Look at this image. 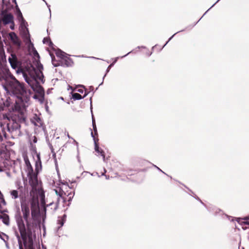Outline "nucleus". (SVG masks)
I'll return each instance as SVG.
<instances>
[{
	"mask_svg": "<svg viewBox=\"0 0 249 249\" xmlns=\"http://www.w3.org/2000/svg\"><path fill=\"white\" fill-rule=\"evenodd\" d=\"M55 54L57 57L60 58L61 59L66 57V53H65L64 52H62L60 50L57 51L56 52Z\"/></svg>",
	"mask_w": 249,
	"mask_h": 249,
	"instance_id": "21",
	"label": "nucleus"
},
{
	"mask_svg": "<svg viewBox=\"0 0 249 249\" xmlns=\"http://www.w3.org/2000/svg\"><path fill=\"white\" fill-rule=\"evenodd\" d=\"M10 28L12 30H14V22H13V23H12V25H11Z\"/></svg>",
	"mask_w": 249,
	"mask_h": 249,
	"instance_id": "31",
	"label": "nucleus"
},
{
	"mask_svg": "<svg viewBox=\"0 0 249 249\" xmlns=\"http://www.w3.org/2000/svg\"><path fill=\"white\" fill-rule=\"evenodd\" d=\"M113 64H111L110 65L109 67H111L112 65Z\"/></svg>",
	"mask_w": 249,
	"mask_h": 249,
	"instance_id": "36",
	"label": "nucleus"
},
{
	"mask_svg": "<svg viewBox=\"0 0 249 249\" xmlns=\"http://www.w3.org/2000/svg\"><path fill=\"white\" fill-rule=\"evenodd\" d=\"M91 134L94 140L95 151L97 152L99 154V155H100L103 157V160L105 161V153L104 151L101 148H100L99 146V139L98 138H95V136L93 135L92 132H91Z\"/></svg>",
	"mask_w": 249,
	"mask_h": 249,
	"instance_id": "8",
	"label": "nucleus"
},
{
	"mask_svg": "<svg viewBox=\"0 0 249 249\" xmlns=\"http://www.w3.org/2000/svg\"><path fill=\"white\" fill-rule=\"evenodd\" d=\"M34 56L35 57H39V54L36 51H35L34 52Z\"/></svg>",
	"mask_w": 249,
	"mask_h": 249,
	"instance_id": "29",
	"label": "nucleus"
},
{
	"mask_svg": "<svg viewBox=\"0 0 249 249\" xmlns=\"http://www.w3.org/2000/svg\"><path fill=\"white\" fill-rule=\"evenodd\" d=\"M0 237L1 238V239L5 243H8V241L9 240V236L6 234L5 233H2L0 235Z\"/></svg>",
	"mask_w": 249,
	"mask_h": 249,
	"instance_id": "22",
	"label": "nucleus"
},
{
	"mask_svg": "<svg viewBox=\"0 0 249 249\" xmlns=\"http://www.w3.org/2000/svg\"><path fill=\"white\" fill-rule=\"evenodd\" d=\"M66 215L64 214L62 216L58 217L57 223L60 225L59 228L62 227L66 220Z\"/></svg>",
	"mask_w": 249,
	"mask_h": 249,
	"instance_id": "20",
	"label": "nucleus"
},
{
	"mask_svg": "<svg viewBox=\"0 0 249 249\" xmlns=\"http://www.w3.org/2000/svg\"><path fill=\"white\" fill-rule=\"evenodd\" d=\"M18 18H20L22 19H23V18L22 17V14L21 13V12L20 11H19V13H18Z\"/></svg>",
	"mask_w": 249,
	"mask_h": 249,
	"instance_id": "30",
	"label": "nucleus"
},
{
	"mask_svg": "<svg viewBox=\"0 0 249 249\" xmlns=\"http://www.w3.org/2000/svg\"><path fill=\"white\" fill-rule=\"evenodd\" d=\"M46 207H45V208H44V211H46Z\"/></svg>",
	"mask_w": 249,
	"mask_h": 249,
	"instance_id": "35",
	"label": "nucleus"
},
{
	"mask_svg": "<svg viewBox=\"0 0 249 249\" xmlns=\"http://www.w3.org/2000/svg\"><path fill=\"white\" fill-rule=\"evenodd\" d=\"M4 78V76L2 74H0V81L2 80Z\"/></svg>",
	"mask_w": 249,
	"mask_h": 249,
	"instance_id": "32",
	"label": "nucleus"
},
{
	"mask_svg": "<svg viewBox=\"0 0 249 249\" xmlns=\"http://www.w3.org/2000/svg\"><path fill=\"white\" fill-rule=\"evenodd\" d=\"M34 142H37V138L36 137H34V139L33 140Z\"/></svg>",
	"mask_w": 249,
	"mask_h": 249,
	"instance_id": "33",
	"label": "nucleus"
},
{
	"mask_svg": "<svg viewBox=\"0 0 249 249\" xmlns=\"http://www.w3.org/2000/svg\"><path fill=\"white\" fill-rule=\"evenodd\" d=\"M244 221L243 222H242V225H248V227H245V229H247V228H249V216L245 218L244 219ZM243 228L244 229H245V228L244 227H243Z\"/></svg>",
	"mask_w": 249,
	"mask_h": 249,
	"instance_id": "23",
	"label": "nucleus"
},
{
	"mask_svg": "<svg viewBox=\"0 0 249 249\" xmlns=\"http://www.w3.org/2000/svg\"><path fill=\"white\" fill-rule=\"evenodd\" d=\"M88 93H89V91H88V90L85 89V94L83 96H82L81 95L78 93H73L72 94V97L74 100H80V99H83L84 97H85L88 95Z\"/></svg>",
	"mask_w": 249,
	"mask_h": 249,
	"instance_id": "18",
	"label": "nucleus"
},
{
	"mask_svg": "<svg viewBox=\"0 0 249 249\" xmlns=\"http://www.w3.org/2000/svg\"><path fill=\"white\" fill-rule=\"evenodd\" d=\"M29 203L21 205L22 217L20 216L17 219L18 228L20 235L16 232L19 249H36L34 245V239L36 234L34 230V225L30 220V210L31 211L30 200Z\"/></svg>",
	"mask_w": 249,
	"mask_h": 249,
	"instance_id": "1",
	"label": "nucleus"
},
{
	"mask_svg": "<svg viewBox=\"0 0 249 249\" xmlns=\"http://www.w3.org/2000/svg\"><path fill=\"white\" fill-rule=\"evenodd\" d=\"M60 200V198H58L57 202L50 203L49 204L47 205L46 207L48 208L49 211L51 213H53L58 208V203Z\"/></svg>",
	"mask_w": 249,
	"mask_h": 249,
	"instance_id": "15",
	"label": "nucleus"
},
{
	"mask_svg": "<svg viewBox=\"0 0 249 249\" xmlns=\"http://www.w3.org/2000/svg\"><path fill=\"white\" fill-rule=\"evenodd\" d=\"M4 85L5 89L16 98V103H28L30 99V92L28 90L22 82H20L11 73L5 79Z\"/></svg>",
	"mask_w": 249,
	"mask_h": 249,
	"instance_id": "2",
	"label": "nucleus"
},
{
	"mask_svg": "<svg viewBox=\"0 0 249 249\" xmlns=\"http://www.w3.org/2000/svg\"><path fill=\"white\" fill-rule=\"evenodd\" d=\"M0 219H2V222L7 226L10 224L9 216L6 213L1 214Z\"/></svg>",
	"mask_w": 249,
	"mask_h": 249,
	"instance_id": "19",
	"label": "nucleus"
},
{
	"mask_svg": "<svg viewBox=\"0 0 249 249\" xmlns=\"http://www.w3.org/2000/svg\"><path fill=\"white\" fill-rule=\"evenodd\" d=\"M37 68L39 72L38 74H37L36 76L40 81H41L42 83H44V76L42 73V70L43 69V65L40 62H37Z\"/></svg>",
	"mask_w": 249,
	"mask_h": 249,
	"instance_id": "17",
	"label": "nucleus"
},
{
	"mask_svg": "<svg viewBox=\"0 0 249 249\" xmlns=\"http://www.w3.org/2000/svg\"><path fill=\"white\" fill-rule=\"evenodd\" d=\"M50 42V44H52V42L51 41L50 39L47 37H45L43 39V43H45L46 42Z\"/></svg>",
	"mask_w": 249,
	"mask_h": 249,
	"instance_id": "27",
	"label": "nucleus"
},
{
	"mask_svg": "<svg viewBox=\"0 0 249 249\" xmlns=\"http://www.w3.org/2000/svg\"><path fill=\"white\" fill-rule=\"evenodd\" d=\"M93 129H94V134H93V133H93V135L94 136H95L96 135L97 136V128H96V125L95 124H94V123H93ZM96 138V137H95Z\"/></svg>",
	"mask_w": 249,
	"mask_h": 249,
	"instance_id": "26",
	"label": "nucleus"
},
{
	"mask_svg": "<svg viewBox=\"0 0 249 249\" xmlns=\"http://www.w3.org/2000/svg\"><path fill=\"white\" fill-rule=\"evenodd\" d=\"M55 192L56 195H58L60 197H61L62 199L63 202H65L67 199L65 196H68L69 195H72L71 193H70L68 195H67L66 193L60 187L57 188V189H55Z\"/></svg>",
	"mask_w": 249,
	"mask_h": 249,
	"instance_id": "11",
	"label": "nucleus"
},
{
	"mask_svg": "<svg viewBox=\"0 0 249 249\" xmlns=\"http://www.w3.org/2000/svg\"><path fill=\"white\" fill-rule=\"evenodd\" d=\"M38 159H39V156H38Z\"/></svg>",
	"mask_w": 249,
	"mask_h": 249,
	"instance_id": "37",
	"label": "nucleus"
},
{
	"mask_svg": "<svg viewBox=\"0 0 249 249\" xmlns=\"http://www.w3.org/2000/svg\"><path fill=\"white\" fill-rule=\"evenodd\" d=\"M3 117L4 120L3 123H5L8 131L16 135H19L20 134V124L21 123L16 120H14L12 117L11 119L10 120L6 115H3Z\"/></svg>",
	"mask_w": 249,
	"mask_h": 249,
	"instance_id": "5",
	"label": "nucleus"
},
{
	"mask_svg": "<svg viewBox=\"0 0 249 249\" xmlns=\"http://www.w3.org/2000/svg\"><path fill=\"white\" fill-rule=\"evenodd\" d=\"M8 60L12 68L14 69L18 68L21 64V62L18 60L15 54H11L8 58Z\"/></svg>",
	"mask_w": 249,
	"mask_h": 249,
	"instance_id": "7",
	"label": "nucleus"
},
{
	"mask_svg": "<svg viewBox=\"0 0 249 249\" xmlns=\"http://www.w3.org/2000/svg\"><path fill=\"white\" fill-rule=\"evenodd\" d=\"M14 17L11 14H5L3 16L1 21L4 25L13 23Z\"/></svg>",
	"mask_w": 249,
	"mask_h": 249,
	"instance_id": "12",
	"label": "nucleus"
},
{
	"mask_svg": "<svg viewBox=\"0 0 249 249\" xmlns=\"http://www.w3.org/2000/svg\"><path fill=\"white\" fill-rule=\"evenodd\" d=\"M60 66L69 67L72 66L73 62L71 58L66 56L62 59L60 61Z\"/></svg>",
	"mask_w": 249,
	"mask_h": 249,
	"instance_id": "14",
	"label": "nucleus"
},
{
	"mask_svg": "<svg viewBox=\"0 0 249 249\" xmlns=\"http://www.w3.org/2000/svg\"><path fill=\"white\" fill-rule=\"evenodd\" d=\"M71 196H70L69 197L68 201H70L71 200Z\"/></svg>",
	"mask_w": 249,
	"mask_h": 249,
	"instance_id": "34",
	"label": "nucleus"
},
{
	"mask_svg": "<svg viewBox=\"0 0 249 249\" xmlns=\"http://www.w3.org/2000/svg\"><path fill=\"white\" fill-rule=\"evenodd\" d=\"M38 92L40 94H41V93L42 92L43 94H44V91L43 88L41 86H39Z\"/></svg>",
	"mask_w": 249,
	"mask_h": 249,
	"instance_id": "28",
	"label": "nucleus"
},
{
	"mask_svg": "<svg viewBox=\"0 0 249 249\" xmlns=\"http://www.w3.org/2000/svg\"><path fill=\"white\" fill-rule=\"evenodd\" d=\"M19 71L22 72L26 82L30 85L32 88H34V84L36 82V79L34 77H28L26 72L21 68L18 69V72Z\"/></svg>",
	"mask_w": 249,
	"mask_h": 249,
	"instance_id": "9",
	"label": "nucleus"
},
{
	"mask_svg": "<svg viewBox=\"0 0 249 249\" xmlns=\"http://www.w3.org/2000/svg\"><path fill=\"white\" fill-rule=\"evenodd\" d=\"M79 87L80 88L77 89V91L79 92V93H83L84 91H85V90L86 89H85V87L82 85H80L79 86Z\"/></svg>",
	"mask_w": 249,
	"mask_h": 249,
	"instance_id": "24",
	"label": "nucleus"
},
{
	"mask_svg": "<svg viewBox=\"0 0 249 249\" xmlns=\"http://www.w3.org/2000/svg\"><path fill=\"white\" fill-rule=\"evenodd\" d=\"M52 63L54 67L60 66V61H59V62H57L53 58H52Z\"/></svg>",
	"mask_w": 249,
	"mask_h": 249,
	"instance_id": "25",
	"label": "nucleus"
},
{
	"mask_svg": "<svg viewBox=\"0 0 249 249\" xmlns=\"http://www.w3.org/2000/svg\"><path fill=\"white\" fill-rule=\"evenodd\" d=\"M5 127L6 125L5 123H0V142H2L4 138L7 139V134L5 130Z\"/></svg>",
	"mask_w": 249,
	"mask_h": 249,
	"instance_id": "13",
	"label": "nucleus"
},
{
	"mask_svg": "<svg viewBox=\"0 0 249 249\" xmlns=\"http://www.w3.org/2000/svg\"><path fill=\"white\" fill-rule=\"evenodd\" d=\"M27 176L29 178V183L32 187L30 191V203L31 207V216L35 220L40 213L39 206L38 197L37 195V186L38 184L37 173L34 172L33 169L31 167Z\"/></svg>",
	"mask_w": 249,
	"mask_h": 249,
	"instance_id": "3",
	"label": "nucleus"
},
{
	"mask_svg": "<svg viewBox=\"0 0 249 249\" xmlns=\"http://www.w3.org/2000/svg\"><path fill=\"white\" fill-rule=\"evenodd\" d=\"M28 103H17L15 105V114L12 118L20 123H26L27 113L26 107Z\"/></svg>",
	"mask_w": 249,
	"mask_h": 249,
	"instance_id": "4",
	"label": "nucleus"
},
{
	"mask_svg": "<svg viewBox=\"0 0 249 249\" xmlns=\"http://www.w3.org/2000/svg\"><path fill=\"white\" fill-rule=\"evenodd\" d=\"M18 189L20 191V193L19 195H18V192L17 190H13L10 191V195L12 196V198L16 199L18 198V197H23L24 196H26V194H28V188L26 187V185H24V189L27 190L26 193L25 192L23 193L22 192L23 189V186H19L18 187Z\"/></svg>",
	"mask_w": 249,
	"mask_h": 249,
	"instance_id": "6",
	"label": "nucleus"
},
{
	"mask_svg": "<svg viewBox=\"0 0 249 249\" xmlns=\"http://www.w3.org/2000/svg\"><path fill=\"white\" fill-rule=\"evenodd\" d=\"M9 37L11 41L13 43L18 46L20 45V41L17 36V35L14 32H11L9 34Z\"/></svg>",
	"mask_w": 249,
	"mask_h": 249,
	"instance_id": "16",
	"label": "nucleus"
},
{
	"mask_svg": "<svg viewBox=\"0 0 249 249\" xmlns=\"http://www.w3.org/2000/svg\"><path fill=\"white\" fill-rule=\"evenodd\" d=\"M31 122L35 125L37 126H41L43 124V121L37 114H34V116L31 119Z\"/></svg>",
	"mask_w": 249,
	"mask_h": 249,
	"instance_id": "10",
	"label": "nucleus"
}]
</instances>
